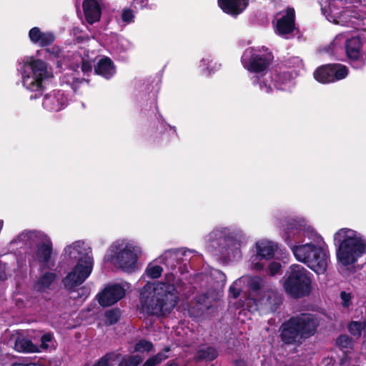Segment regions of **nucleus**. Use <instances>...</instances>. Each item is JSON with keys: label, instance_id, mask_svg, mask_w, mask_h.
Segmentation results:
<instances>
[{"label": "nucleus", "instance_id": "nucleus-52", "mask_svg": "<svg viewBox=\"0 0 366 366\" xmlns=\"http://www.w3.org/2000/svg\"><path fill=\"white\" fill-rule=\"evenodd\" d=\"M321 10H322V13L324 14V15H326L327 14V9L325 7H322L321 8Z\"/></svg>", "mask_w": 366, "mask_h": 366}, {"label": "nucleus", "instance_id": "nucleus-9", "mask_svg": "<svg viewBox=\"0 0 366 366\" xmlns=\"http://www.w3.org/2000/svg\"><path fill=\"white\" fill-rule=\"evenodd\" d=\"M246 242L247 238L242 231H233L228 234L219 236L217 246L222 254L236 258L241 257V247Z\"/></svg>", "mask_w": 366, "mask_h": 366}, {"label": "nucleus", "instance_id": "nucleus-28", "mask_svg": "<svg viewBox=\"0 0 366 366\" xmlns=\"http://www.w3.org/2000/svg\"><path fill=\"white\" fill-rule=\"evenodd\" d=\"M263 287V280L259 276L249 277L247 280L248 290L251 294L258 295Z\"/></svg>", "mask_w": 366, "mask_h": 366}, {"label": "nucleus", "instance_id": "nucleus-51", "mask_svg": "<svg viewBox=\"0 0 366 366\" xmlns=\"http://www.w3.org/2000/svg\"><path fill=\"white\" fill-rule=\"evenodd\" d=\"M165 366H179L175 360H170L167 362Z\"/></svg>", "mask_w": 366, "mask_h": 366}, {"label": "nucleus", "instance_id": "nucleus-49", "mask_svg": "<svg viewBox=\"0 0 366 366\" xmlns=\"http://www.w3.org/2000/svg\"><path fill=\"white\" fill-rule=\"evenodd\" d=\"M253 267L255 269L258 270V271H260L262 269H263L264 268V264H262L261 262H254L253 261Z\"/></svg>", "mask_w": 366, "mask_h": 366}, {"label": "nucleus", "instance_id": "nucleus-8", "mask_svg": "<svg viewBox=\"0 0 366 366\" xmlns=\"http://www.w3.org/2000/svg\"><path fill=\"white\" fill-rule=\"evenodd\" d=\"M93 268V259L88 255L78 259L72 270L62 280L66 290L69 292L81 285L90 275Z\"/></svg>", "mask_w": 366, "mask_h": 366}, {"label": "nucleus", "instance_id": "nucleus-12", "mask_svg": "<svg viewBox=\"0 0 366 366\" xmlns=\"http://www.w3.org/2000/svg\"><path fill=\"white\" fill-rule=\"evenodd\" d=\"M295 29V11L293 7L288 6L285 14L277 20L276 30L280 36L292 34Z\"/></svg>", "mask_w": 366, "mask_h": 366}, {"label": "nucleus", "instance_id": "nucleus-22", "mask_svg": "<svg viewBox=\"0 0 366 366\" xmlns=\"http://www.w3.org/2000/svg\"><path fill=\"white\" fill-rule=\"evenodd\" d=\"M292 79V73L285 69H276L272 76V80L274 82V86L278 89H281L282 85L290 82Z\"/></svg>", "mask_w": 366, "mask_h": 366}, {"label": "nucleus", "instance_id": "nucleus-55", "mask_svg": "<svg viewBox=\"0 0 366 366\" xmlns=\"http://www.w3.org/2000/svg\"><path fill=\"white\" fill-rule=\"evenodd\" d=\"M147 0H142V1H141V3H142V5H143L144 4H147Z\"/></svg>", "mask_w": 366, "mask_h": 366}, {"label": "nucleus", "instance_id": "nucleus-53", "mask_svg": "<svg viewBox=\"0 0 366 366\" xmlns=\"http://www.w3.org/2000/svg\"><path fill=\"white\" fill-rule=\"evenodd\" d=\"M4 227V221L0 219V229H2Z\"/></svg>", "mask_w": 366, "mask_h": 366}, {"label": "nucleus", "instance_id": "nucleus-42", "mask_svg": "<svg viewBox=\"0 0 366 366\" xmlns=\"http://www.w3.org/2000/svg\"><path fill=\"white\" fill-rule=\"evenodd\" d=\"M340 299L342 300V305L343 307H348L351 305L352 295L351 293L345 291L340 292Z\"/></svg>", "mask_w": 366, "mask_h": 366}, {"label": "nucleus", "instance_id": "nucleus-40", "mask_svg": "<svg viewBox=\"0 0 366 366\" xmlns=\"http://www.w3.org/2000/svg\"><path fill=\"white\" fill-rule=\"evenodd\" d=\"M253 84H259V89L262 92L265 93H270L272 91V86L270 84H267L263 81H260L259 76H254L252 80Z\"/></svg>", "mask_w": 366, "mask_h": 366}, {"label": "nucleus", "instance_id": "nucleus-16", "mask_svg": "<svg viewBox=\"0 0 366 366\" xmlns=\"http://www.w3.org/2000/svg\"><path fill=\"white\" fill-rule=\"evenodd\" d=\"M94 72L106 79H111L116 73V67L112 60L108 56L101 58L94 66Z\"/></svg>", "mask_w": 366, "mask_h": 366}, {"label": "nucleus", "instance_id": "nucleus-43", "mask_svg": "<svg viewBox=\"0 0 366 366\" xmlns=\"http://www.w3.org/2000/svg\"><path fill=\"white\" fill-rule=\"evenodd\" d=\"M282 268V264L278 262H272L268 265V271L270 275L278 274Z\"/></svg>", "mask_w": 366, "mask_h": 366}, {"label": "nucleus", "instance_id": "nucleus-30", "mask_svg": "<svg viewBox=\"0 0 366 366\" xmlns=\"http://www.w3.org/2000/svg\"><path fill=\"white\" fill-rule=\"evenodd\" d=\"M185 251H182L181 249H170L164 252L163 258L165 261L168 262V264L169 261L172 262V264H174V262H178L182 259V257L185 254Z\"/></svg>", "mask_w": 366, "mask_h": 366}, {"label": "nucleus", "instance_id": "nucleus-14", "mask_svg": "<svg viewBox=\"0 0 366 366\" xmlns=\"http://www.w3.org/2000/svg\"><path fill=\"white\" fill-rule=\"evenodd\" d=\"M67 98L64 93L60 91H53L44 96L42 106L49 112H59L66 106Z\"/></svg>", "mask_w": 366, "mask_h": 366}, {"label": "nucleus", "instance_id": "nucleus-48", "mask_svg": "<svg viewBox=\"0 0 366 366\" xmlns=\"http://www.w3.org/2000/svg\"><path fill=\"white\" fill-rule=\"evenodd\" d=\"M52 340V335L51 333H46L43 335L41 337V341L42 344H45L46 342H51Z\"/></svg>", "mask_w": 366, "mask_h": 366}, {"label": "nucleus", "instance_id": "nucleus-44", "mask_svg": "<svg viewBox=\"0 0 366 366\" xmlns=\"http://www.w3.org/2000/svg\"><path fill=\"white\" fill-rule=\"evenodd\" d=\"M81 71L84 74L92 72V62L89 60L83 58L81 60Z\"/></svg>", "mask_w": 366, "mask_h": 366}, {"label": "nucleus", "instance_id": "nucleus-19", "mask_svg": "<svg viewBox=\"0 0 366 366\" xmlns=\"http://www.w3.org/2000/svg\"><path fill=\"white\" fill-rule=\"evenodd\" d=\"M316 244L313 243H306L303 244H298L297 247H293L292 253L295 259L300 262L311 263L312 259H310L311 254L314 252V249Z\"/></svg>", "mask_w": 366, "mask_h": 366}, {"label": "nucleus", "instance_id": "nucleus-1", "mask_svg": "<svg viewBox=\"0 0 366 366\" xmlns=\"http://www.w3.org/2000/svg\"><path fill=\"white\" fill-rule=\"evenodd\" d=\"M319 325L320 320L316 315L302 312L292 316L280 325V337L285 345L301 343L314 336Z\"/></svg>", "mask_w": 366, "mask_h": 366}, {"label": "nucleus", "instance_id": "nucleus-57", "mask_svg": "<svg viewBox=\"0 0 366 366\" xmlns=\"http://www.w3.org/2000/svg\"><path fill=\"white\" fill-rule=\"evenodd\" d=\"M118 366H124V365L122 364V362H121Z\"/></svg>", "mask_w": 366, "mask_h": 366}, {"label": "nucleus", "instance_id": "nucleus-31", "mask_svg": "<svg viewBox=\"0 0 366 366\" xmlns=\"http://www.w3.org/2000/svg\"><path fill=\"white\" fill-rule=\"evenodd\" d=\"M121 312L118 308H114L106 310L104 317L106 318V324L112 325L116 324L120 319Z\"/></svg>", "mask_w": 366, "mask_h": 366}, {"label": "nucleus", "instance_id": "nucleus-6", "mask_svg": "<svg viewBox=\"0 0 366 366\" xmlns=\"http://www.w3.org/2000/svg\"><path fill=\"white\" fill-rule=\"evenodd\" d=\"M274 59L268 48H247L242 57L241 61L244 69L251 73L260 74L266 71Z\"/></svg>", "mask_w": 366, "mask_h": 366}, {"label": "nucleus", "instance_id": "nucleus-7", "mask_svg": "<svg viewBox=\"0 0 366 366\" xmlns=\"http://www.w3.org/2000/svg\"><path fill=\"white\" fill-rule=\"evenodd\" d=\"M19 71L24 85L31 91H41L42 81L48 76L47 65L43 60H31L24 64Z\"/></svg>", "mask_w": 366, "mask_h": 366}, {"label": "nucleus", "instance_id": "nucleus-33", "mask_svg": "<svg viewBox=\"0 0 366 366\" xmlns=\"http://www.w3.org/2000/svg\"><path fill=\"white\" fill-rule=\"evenodd\" d=\"M55 40V36L51 32H43L40 40L36 44L41 47H45L51 45Z\"/></svg>", "mask_w": 366, "mask_h": 366}, {"label": "nucleus", "instance_id": "nucleus-25", "mask_svg": "<svg viewBox=\"0 0 366 366\" xmlns=\"http://www.w3.org/2000/svg\"><path fill=\"white\" fill-rule=\"evenodd\" d=\"M330 64H324L318 68L314 72V78L322 84L332 83V75L330 72Z\"/></svg>", "mask_w": 366, "mask_h": 366}, {"label": "nucleus", "instance_id": "nucleus-45", "mask_svg": "<svg viewBox=\"0 0 366 366\" xmlns=\"http://www.w3.org/2000/svg\"><path fill=\"white\" fill-rule=\"evenodd\" d=\"M46 53L49 54V57H55L57 58L59 56L61 49L58 46H52L51 48H47L46 49Z\"/></svg>", "mask_w": 366, "mask_h": 366}, {"label": "nucleus", "instance_id": "nucleus-17", "mask_svg": "<svg viewBox=\"0 0 366 366\" xmlns=\"http://www.w3.org/2000/svg\"><path fill=\"white\" fill-rule=\"evenodd\" d=\"M82 7L85 19L89 24H93L100 19L101 8L96 0H84Z\"/></svg>", "mask_w": 366, "mask_h": 366}, {"label": "nucleus", "instance_id": "nucleus-29", "mask_svg": "<svg viewBox=\"0 0 366 366\" xmlns=\"http://www.w3.org/2000/svg\"><path fill=\"white\" fill-rule=\"evenodd\" d=\"M287 222L290 227V229H312L306 219L300 216L289 217Z\"/></svg>", "mask_w": 366, "mask_h": 366}, {"label": "nucleus", "instance_id": "nucleus-38", "mask_svg": "<svg viewBox=\"0 0 366 366\" xmlns=\"http://www.w3.org/2000/svg\"><path fill=\"white\" fill-rule=\"evenodd\" d=\"M134 14L132 9L125 8L122 12V20L126 24H130L134 21Z\"/></svg>", "mask_w": 366, "mask_h": 366}, {"label": "nucleus", "instance_id": "nucleus-27", "mask_svg": "<svg viewBox=\"0 0 366 366\" xmlns=\"http://www.w3.org/2000/svg\"><path fill=\"white\" fill-rule=\"evenodd\" d=\"M282 236L292 252L293 247H297L296 243L300 241V232L297 230H284Z\"/></svg>", "mask_w": 366, "mask_h": 366}, {"label": "nucleus", "instance_id": "nucleus-26", "mask_svg": "<svg viewBox=\"0 0 366 366\" xmlns=\"http://www.w3.org/2000/svg\"><path fill=\"white\" fill-rule=\"evenodd\" d=\"M171 351V347L169 346L164 347L162 351L159 352L157 354L149 357L143 364L142 366H156L160 364L162 361L165 360L169 357L167 352Z\"/></svg>", "mask_w": 366, "mask_h": 366}, {"label": "nucleus", "instance_id": "nucleus-24", "mask_svg": "<svg viewBox=\"0 0 366 366\" xmlns=\"http://www.w3.org/2000/svg\"><path fill=\"white\" fill-rule=\"evenodd\" d=\"M14 349L19 352H35L38 347L29 339L18 337L14 344Z\"/></svg>", "mask_w": 366, "mask_h": 366}, {"label": "nucleus", "instance_id": "nucleus-4", "mask_svg": "<svg viewBox=\"0 0 366 366\" xmlns=\"http://www.w3.org/2000/svg\"><path fill=\"white\" fill-rule=\"evenodd\" d=\"M350 232L355 230H337L334 234V242L337 246V258L345 267L354 264L365 252L366 244L355 234L350 236Z\"/></svg>", "mask_w": 366, "mask_h": 366}, {"label": "nucleus", "instance_id": "nucleus-13", "mask_svg": "<svg viewBox=\"0 0 366 366\" xmlns=\"http://www.w3.org/2000/svg\"><path fill=\"white\" fill-rule=\"evenodd\" d=\"M311 256L312 262L306 263V265L317 274H324L327 268L329 258L327 252L316 244Z\"/></svg>", "mask_w": 366, "mask_h": 366}, {"label": "nucleus", "instance_id": "nucleus-37", "mask_svg": "<svg viewBox=\"0 0 366 366\" xmlns=\"http://www.w3.org/2000/svg\"><path fill=\"white\" fill-rule=\"evenodd\" d=\"M162 271L163 269L159 265H153L147 268V276L152 279L159 278L162 275Z\"/></svg>", "mask_w": 366, "mask_h": 366}, {"label": "nucleus", "instance_id": "nucleus-47", "mask_svg": "<svg viewBox=\"0 0 366 366\" xmlns=\"http://www.w3.org/2000/svg\"><path fill=\"white\" fill-rule=\"evenodd\" d=\"M240 292L241 290L234 285H231L229 288V292L234 299H237L239 296Z\"/></svg>", "mask_w": 366, "mask_h": 366}, {"label": "nucleus", "instance_id": "nucleus-20", "mask_svg": "<svg viewBox=\"0 0 366 366\" xmlns=\"http://www.w3.org/2000/svg\"><path fill=\"white\" fill-rule=\"evenodd\" d=\"M218 355V351L215 347L212 346H207L198 350L194 358L196 362H211L215 360Z\"/></svg>", "mask_w": 366, "mask_h": 366}, {"label": "nucleus", "instance_id": "nucleus-34", "mask_svg": "<svg viewBox=\"0 0 366 366\" xmlns=\"http://www.w3.org/2000/svg\"><path fill=\"white\" fill-rule=\"evenodd\" d=\"M153 347L154 345L152 342L142 339L136 343L134 350L139 352H150Z\"/></svg>", "mask_w": 366, "mask_h": 366}, {"label": "nucleus", "instance_id": "nucleus-2", "mask_svg": "<svg viewBox=\"0 0 366 366\" xmlns=\"http://www.w3.org/2000/svg\"><path fill=\"white\" fill-rule=\"evenodd\" d=\"M179 301L174 284L159 282L154 287L153 295L141 300L142 308L148 315L166 316L173 310Z\"/></svg>", "mask_w": 366, "mask_h": 366}, {"label": "nucleus", "instance_id": "nucleus-3", "mask_svg": "<svg viewBox=\"0 0 366 366\" xmlns=\"http://www.w3.org/2000/svg\"><path fill=\"white\" fill-rule=\"evenodd\" d=\"M313 274L303 266L293 264L290 266L282 280L285 292L295 299L310 295L312 290Z\"/></svg>", "mask_w": 366, "mask_h": 366}, {"label": "nucleus", "instance_id": "nucleus-39", "mask_svg": "<svg viewBox=\"0 0 366 366\" xmlns=\"http://www.w3.org/2000/svg\"><path fill=\"white\" fill-rule=\"evenodd\" d=\"M43 32H41V29L39 27H33L29 31V37L31 42L34 44H37L40 40L41 35Z\"/></svg>", "mask_w": 366, "mask_h": 366}, {"label": "nucleus", "instance_id": "nucleus-58", "mask_svg": "<svg viewBox=\"0 0 366 366\" xmlns=\"http://www.w3.org/2000/svg\"><path fill=\"white\" fill-rule=\"evenodd\" d=\"M238 366H245V365H244V364H243V365H238Z\"/></svg>", "mask_w": 366, "mask_h": 366}, {"label": "nucleus", "instance_id": "nucleus-46", "mask_svg": "<svg viewBox=\"0 0 366 366\" xmlns=\"http://www.w3.org/2000/svg\"><path fill=\"white\" fill-rule=\"evenodd\" d=\"M64 252L66 254L69 256L70 259L76 258L75 255V247L73 246V244L66 246L64 248Z\"/></svg>", "mask_w": 366, "mask_h": 366}, {"label": "nucleus", "instance_id": "nucleus-32", "mask_svg": "<svg viewBox=\"0 0 366 366\" xmlns=\"http://www.w3.org/2000/svg\"><path fill=\"white\" fill-rule=\"evenodd\" d=\"M56 278V274L53 272H46L38 280V283L41 287L49 288Z\"/></svg>", "mask_w": 366, "mask_h": 366}, {"label": "nucleus", "instance_id": "nucleus-21", "mask_svg": "<svg viewBox=\"0 0 366 366\" xmlns=\"http://www.w3.org/2000/svg\"><path fill=\"white\" fill-rule=\"evenodd\" d=\"M52 243L50 241L44 242L38 247L36 255L39 262L42 265H46L49 263L52 254Z\"/></svg>", "mask_w": 366, "mask_h": 366}, {"label": "nucleus", "instance_id": "nucleus-41", "mask_svg": "<svg viewBox=\"0 0 366 366\" xmlns=\"http://www.w3.org/2000/svg\"><path fill=\"white\" fill-rule=\"evenodd\" d=\"M141 362L142 358L138 355L131 356L128 359L122 361L124 366H138Z\"/></svg>", "mask_w": 366, "mask_h": 366}, {"label": "nucleus", "instance_id": "nucleus-10", "mask_svg": "<svg viewBox=\"0 0 366 366\" xmlns=\"http://www.w3.org/2000/svg\"><path fill=\"white\" fill-rule=\"evenodd\" d=\"M363 43L359 36L346 40L345 54L350 65L355 69H362L366 65V54L362 50Z\"/></svg>", "mask_w": 366, "mask_h": 366}, {"label": "nucleus", "instance_id": "nucleus-23", "mask_svg": "<svg viewBox=\"0 0 366 366\" xmlns=\"http://www.w3.org/2000/svg\"><path fill=\"white\" fill-rule=\"evenodd\" d=\"M332 75V82H335L346 78L349 74L348 68L342 64H329Z\"/></svg>", "mask_w": 366, "mask_h": 366}, {"label": "nucleus", "instance_id": "nucleus-50", "mask_svg": "<svg viewBox=\"0 0 366 366\" xmlns=\"http://www.w3.org/2000/svg\"><path fill=\"white\" fill-rule=\"evenodd\" d=\"M274 309H276L281 303V300L279 297H274Z\"/></svg>", "mask_w": 366, "mask_h": 366}, {"label": "nucleus", "instance_id": "nucleus-18", "mask_svg": "<svg viewBox=\"0 0 366 366\" xmlns=\"http://www.w3.org/2000/svg\"><path fill=\"white\" fill-rule=\"evenodd\" d=\"M257 256L256 259H271L274 257L277 249V245L273 242L268 240H260L256 243Z\"/></svg>", "mask_w": 366, "mask_h": 366}, {"label": "nucleus", "instance_id": "nucleus-36", "mask_svg": "<svg viewBox=\"0 0 366 366\" xmlns=\"http://www.w3.org/2000/svg\"><path fill=\"white\" fill-rule=\"evenodd\" d=\"M363 329L364 327L360 322L352 321L348 325V330L354 336H360Z\"/></svg>", "mask_w": 366, "mask_h": 366}, {"label": "nucleus", "instance_id": "nucleus-11", "mask_svg": "<svg viewBox=\"0 0 366 366\" xmlns=\"http://www.w3.org/2000/svg\"><path fill=\"white\" fill-rule=\"evenodd\" d=\"M125 296V290L119 284L108 285L97 295L99 304L102 307L111 306Z\"/></svg>", "mask_w": 366, "mask_h": 366}, {"label": "nucleus", "instance_id": "nucleus-15", "mask_svg": "<svg viewBox=\"0 0 366 366\" xmlns=\"http://www.w3.org/2000/svg\"><path fill=\"white\" fill-rule=\"evenodd\" d=\"M222 11L232 16H237L249 6V0H217Z\"/></svg>", "mask_w": 366, "mask_h": 366}, {"label": "nucleus", "instance_id": "nucleus-35", "mask_svg": "<svg viewBox=\"0 0 366 366\" xmlns=\"http://www.w3.org/2000/svg\"><path fill=\"white\" fill-rule=\"evenodd\" d=\"M337 345L342 350L350 348L352 345V339L347 335H340L336 340Z\"/></svg>", "mask_w": 366, "mask_h": 366}, {"label": "nucleus", "instance_id": "nucleus-5", "mask_svg": "<svg viewBox=\"0 0 366 366\" xmlns=\"http://www.w3.org/2000/svg\"><path fill=\"white\" fill-rule=\"evenodd\" d=\"M140 249L132 244L119 242H114L104 260L117 264L123 269H132L136 266L138 260Z\"/></svg>", "mask_w": 366, "mask_h": 366}, {"label": "nucleus", "instance_id": "nucleus-56", "mask_svg": "<svg viewBox=\"0 0 366 366\" xmlns=\"http://www.w3.org/2000/svg\"><path fill=\"white\" fill-rule=\"evenodd\" d=\"M271 298H272V295H268V297H267V301H269V299H271Z\"/></svg>", "mask_w": 366, "mask_h": 366}, {"label": "nucleus", "instance_id": "nucleus-54", "mask_svg": "<svg viewBox=\"0 0 366 366\" xmlns=\"http://www.w3.org/2000/svg\"><path fill=\"white\" fill-rule=\"evenodd\" d=\"M36 98H37L36 94H35L34 96V95H31V97H30L31 99H36Z\"/></svg>", "mask_w": 366, "mask_h": 366}]
</instances>
